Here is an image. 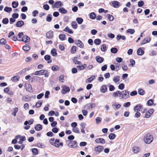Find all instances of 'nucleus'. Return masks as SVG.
<instances>
[{
    "instance_id": "f257e3e1",
    "label": "nucleus",
    "mask_w": 157,
    "mask_h": 157,
    "mask_svg": "<svg viewBox=\"0 0 157 157\" xmlns=\"http://www.w3.org/2000/svg\"><path fill=\"white\" fill-rule=\"evenodd\" d=\"M153 140V136L150 133H147L144 135V141L145 143L150 144Z\"/></svg>"
},
{
    "instance_id": "f03ea898",
    "label": "nucleus",
    "mask_w": 157,
    "mask_h": 157,
    "mask_svg": "<svg viewBox=\"0 0 157 157\" xmlns=\"http://www.w3.org/2000/svg\"><path fill=\"white\" fill-rule=\"evenodd\" d=\"M122 94L121 96V99L126 100L129 97V91L127 90H124L122 91Z\"/></svg>"
},
{
    "instance_id": "7ed1b4c3",
    "label": "nucleus",
    "mask_w": 157,
    "mask_h": 157,
    "mask_svg": "<svg viewBox=\"0 0 157 157\" xmlns=\"http://www.w3.org/2000/svg\"><path fill=\"white\" fill-rule=\"evenodd\" d=\"M67 142L68 143V146L70 148H75L78 147L77 145V142L76 141L68 140Z\"/></svg>"
},
{
    "instance_id": "20e7f679",
    "label": "nucleus",
    "mask_w": 157,
    "mask_h": 157,
    "mask_svg": "<svg viewBox=\"0 0 157 157\" xmlns=\"http://www.w3.org/2000/svg\"><path fill=\"white\" fill-rule=\"evenodd\" d=\"M61 87L62 88L61 92L63 94H66L67 93H68L70 91L69 87L66 85H63Z\"/></svg>"
},
{
    "instance_id": "39448f33",
    "label": "nucleus",
    "mask_w": 157,
    "mask_h": 157,
    "mask_svg": "<svg viewBox=\"0 0 157 157\" xmlns=\"http://www.w3.org/2000/svg\"><path fill=\"white\" fill-rule=\"evenodd\" d=\"M104 148L103 146L99 145L95 147L94 150L96 154H98L103 151Z\"/></svg>"
},
{
    "instance_id": "423d86ee",
    "label": "nucleus",
    "mask_w": 157,
    "mask_h": 157,
    "mask_svg": "<svg viewBox=\"0 0 157 157\" xmlns=\"http://www.w3.org/2000/svg\"><path fill=\"white\" fill-rule=\"evenodd\" d=\"M75 43L77 45L78 47L80 48H82L84 47V44L82 42L79 40H75Z\"/></svg>"
},
{
    "instance_id": "0eeeda50",
    "label": "nucleus",
    "mask_w": 157,
    "mask_h": 157,
    "mask_svg": "<svg viewBox=\"0 0 157 157\" xmlns=\"http://www.w3.org/2000/svg\"><path fill=\"white\" fill-rule=\"evenodd\" d=\"M63 6L62 3L60 1L56 2L53 5V8H58L61 7Z\"/></svg>"
},
{
    "instance_id": "6e6552de",
    "label": "nucleus",
    "mask_w": 157,
    "mask_h": 157,
    "mask_svg": "<svg viewBox=\"0 0 157 157\" xmlns=\"http://www.w3.org/2000/svg\"><path fill=\"white\" fill-rule=\"evenodd\" d=\"M45 70H41L39 71H35L34 74L36 75H43L44 74ZM34 74L33 73L32 74Z\"/></svg>"
},
{
    "instance_id": "1a4fd4ad",
    "label": "nucleus",
    "mask_w": 157,
    "mask_h": 157,
    "mask_svg": "<svg viewBox=\"0 0 157 157\" xmlns=\"http://www.w3.org/2000/svg\"><path fill=\"white\" fill-rule=\"evenodd\" d=\"M95 142L98 144L101 143L104 144L105 143V141L103 138H99L96 139L95 140Z\"/></svg>"
},
{
    "instance_id": "9d476101",
    "label": "nucleus",
    "mask_w": 157,
    "mask_h": 157,
    "mask_svg": "<svg viewBox=\"0 0 157 157\" xmlns=\"http://www.w3.org/2000/svg\"><path fill=\"white\" fill-rule=\"evenodd\" d=\"M142 106L140 104H139L136 105L134 108V110L135 112H139L141 109Z\"/></svg>"
},
{
    "instance_id": "9b49d317",
    "label": "nucleus",
    "mask_w": 157,
    "mask_h": 157,
    "mask_svg": "<svg viewBox=\"0 0 157 157\" xmlns=\"http://www.w3.org/2000/svg\"><path fill=\"white\" fill-rule=\"evenodd\" d=\"M30 38L27 35H24L22 37V41L27 43L29 42Z\"/></svg>"
},
{
    "instance_id": "f8f14e48",
    "label": "nucleus",
    "mask_w": 157,
    "mask_h": 157,
    "mask_svg": "<svg viewBox=\"0 0 157 157\" xmlns=\"http://www.w3.org/2000/svg\"><path fill=\"white\" fill-rule=\"evenodd\" d=\"M53 36V32L52 31H49L46 33V37L49 39H52Z\"/></svg>"
},
{
    "instance_id": "ddd939ff",
    "label": "nucleus",
    "mask_w": 157,
    "mask_h": 157,
    "mask_svg": "<svg viewBox=\"0 0 157 157\" xmlns=\"http://www.w3.org/2000/svg\"><path fill=\"white\" fill-rule=\"evenodd\" d=\"M112 6L114 8H118L120 6V5L118 2L114 1L112 2Z\"/></svg>"
},
{
    "instance_id": "4468645a",
    "label": "nucleus",
    "mask_w": 157,
    "mask_h": 157,
    "mask_svg": "<svg viewBox=\"0 0 157 157\" xmlns=\"http://www.w3.org/2000/svg\"><path fill=\"white\" fill-rule=\"evenodd\" d=\"M95 59L97 62L99 63H101L104 61V58L99 56H96Z\"/></svg>"
},
{
    "instance_id": "2eb2a0df",
    "label": "nucleus",
    "mask_w": 157,
    "mask_h": 157,
    "mask_svg": "<svg viewBox=\"0 0 157 157\" xmlns=\"http://www.w3.org/2000/svg\"><path fill=\"white\" fill-rule=\"evenodd\" d=\"M87 65L86 64H84L81 65H78L77 66V68L78 70L81 71L84 69L86 67Z\"/></svg>"
},
{
    "instance_id": "dca6fc26",
    "label": "nucleus",
    "mask_w": 157,
    "mask_h": 157,
    "mask_svg": "<svg viewBox=\"0 0 157 157\" xmlns=\"http://www.w3.org/2000/svg\"><path fill=\"white\" fill-rule=\"evenodd\" d=\"M44 59L48 61L47 63H50L52 62V60L51 59V56L49 55H47L45 56Z\"/></svg>"
},
{
    "instance_id": "f3484780",
    "label": "nucleus",
    "mask_w": 157,
    "mask_h": 157,
    "mask_svg": "<svg viewBox=\"0 0 157 157\" xmlns=\"http://www.w3.org/2000/svg\"><path fill=\"white\" fill-rule=\"evenodd\" d=\"M137 53L139 56H142L144 54V51L141 48H139L137 50Z\"/></svg>"
},
{
    "instance_id": "a211bd4d",
    "label": "nucleus",
    "mask_w": 157,
    "mask_h": 157,
    "mask_svg": "<svg viewBox=\"0 0 157 157\" xmlns=\"http://www.w3.org/2000/svg\"><path fill=\"white\" fill-rule=\"evenodd\" d=\"M24 24V23L23 21H17L16 24V26L17 27H21L23 26Z\"/></svg>"
},
{
    "instance_id": "6ab92c4d",
    "label": "nucleus",
    "mask_w": 157,
    "mask_h": 157,
    "mask_svg": "<svg viewBox=\"0 0 157 157\" xmlns=\"http://www.w3.org/2000/svg\"><path fill=\"white\" fill-rule=\"evenodd\" d=\"M132 150L135 153H137L140 151V149L137 146L133 147Z\"/></svg>"
},
{
    "instance_id": "aec40b11",
    "label": "nucleus",
    "mask_w": 157,
    "mask_h": 157,
    "mask_svg": "<svg viewBox=\"0 0 157 157\" xmlns=\"http://www.w3.org/2000/svg\"><path fill=\"white\" fill-rule=\"evenodd\" d=\"M120 76L118 75L115 76L113 79V81L115 83H117L120 80Z\"/></svg>"
},
{
    "instance_id": "412c9836",
    "label": "nucleus",
    "mask_w": 157,
    "mask_h": 157,
    "mask_svg": "<svg viewBox=\"0 0 157 157\" xmlns=\"http://www.w3.org/2000/svg\"><path fill=\"white\" fill-rule=\"evenodd\" d=\"M107 90V87L106 85H103L100 88V91L101 93H105Z\"/></svg>"
},
{
    "instance_id": "4be33fe9",
    "label": "nucleus",
    "mask_w": 157,
    "mask_h": 157,
    "mask_svg": "<svg viewBox=\"0 0 157 157\" xmlns=\"http://www.w3.org/2000/svg\"><path fill=\"white\" fill-rule=\"evenodd\" d=\"M22 100L25 101H29L31 100V98L28 96H24L22 97Z\"/></svg>"
},
{
    "instance_id": "5701e85b",
    "label": "nucleus",
    "mask_w": 157,
    "mask_h": 157,
    "mask_svg": "<svg viewBox=\"0 0 157 157\" xmlns=\"http://www.w3.org/2000/svg\"><path fill=\"white\" fill-rule=\"evenodd\" d=\"M121 39L123 40H125L126 39V37L124 36H121V35L118 34V35L116 37L117 40L118 41Z\"/></svg>"
},
{
    "instance_id": "b1692460",
    "label": "nucleus",
    "mask_w": 157,
    "mask_h": 157,
    "mask_svg": "<svg viewBox=\"0 0 157 157\" xmlns=\"http://www.w3.org/2000/svg\"><path fill=\"white\" fill-rule=\"evenodd\" d=\"M35 129L37 131H40L42 129V126L40 124H38L35 126Z\"/></svg>"
},
{
    "instance_id": "393cba45",
    "label": "nucleus",
    "mask_w": 157,
    "mask_h": 157,
    "mask_svg": "<svg viewBox=\"0 0 157 157\" xmlns=\"http://www.w3.org/2000/svg\"><path fill=\"white\" fill-rule=\"evenodd\" d=\"M121 106V105L120 104L114 103L112 105V107L114 109H119Z\"/></svg>"
},
{
    "instance_id": "a878e982",
    "label": "nucleus",
    "mask_w": 157,
    "mask_h": 157,
    "mask_svg": "<svg viewBox=\"0 0 157 157\" xmlns=\"http://www.w3.org/2000/svg\"><path fill=\"white\" fill-rule=\"evenodd\" d=\"M34 121L33 119H31L29 121H26L24 122V125H26L27 124H29V125L32 124H33Z\"/></svg>"
},
{
    "instance_id": "bb28decb",
    "label": "nucleus",
    "mask_w": 157,
    "mask_h": 157,
    "mask_svg": "<svg viewBox=\"0 0 157 157\" xmlns=\"http://www.w3.org/2000/svg\"><path fill=\"white\" fill-rule=\"evenodd\" d=\"M51 54L53 56H56L57 55V53L55 48H53L51 50Z\"/></svg>"
},
{
    "instance_id": "cd10ccee",
    "label": "nucleus",
    "mask_w": 157,
    "mask_h": 157,
    "mask_svg": "<svg viewBox=\"0 0 157 157\" xmlns=\"http://www.w3.org/2000/svg\"><path fill=\"white\" fill-rule=\"evenodd\" d=\"M95 78V76L94 75H93L91 77H90V78H88L86 80V82L88 83H90L93 81L94 79Z\"/></svg>"
},
{
    "instance_id": "c85d7f7f",
    "label": "nucleus",
    "mask_w": 157,
    "mask_h": 157,
    "mask_svg": "<svg viewBox=\"0 0 157 157\" xmlns=\"http://www.w3.org/2000/svg\"><path fill=\"white\" fill-rule=\"evenodd\" d=\"M63 31L68 32L70 34H72L73 33V31L71 29H70L68 26H67L63 30Z\"/></svg>"
},
{
    "instance_id": "c756f323",
    "label": "nucleus",
    "mask_w": 157,
    "mask_h": 157,
    "mask_svg": "<svg viewBox=\"0 0 157 157\" xmlns=\"http://www.w3.org/2000/svg\"><path fill=\"white\" fill-rule=\"evenodd\" d=\"M23 36V33L22 32L19 33L17 35V36H18L17 40L22 41V37H21V36Z\"/></svg>"
},
{
    "instance_id": "7c9ffc66",
    "label": "nucleus",
    "mask_w": 157,
    "mask_h": 157,
    "mask_svg": "<svg viewBox=\"0 0 157 157\" xmlns=\"http://www.w3.org/2000/svg\"><path fill=\"white\" fill-rule=\"evenodd\" d=\"M116 135L114 133H111L109 135V138L111 140L114 139L116 137Z\"/></svg>"
},
{
    "instance_id": "2f4dec72",
    "label": "nucleus",
    "mask_w": 157,
    "mask_h": 157,
    "mask_svg": "<svg viewBox=\"0 0 157 157\" xmlns=\"http://www.w3.org/2000/svg\"><path fill=\"white\" fill-rule=\"evenodd\" d=\"M76 21L79 24H81L83 21L82 18L80 17H78L76 19Z\"/></svg>"
},
{
    "instance_id": "473e14b6",
    "label": "nucleus",
    "mask_w": 157,
    "mask_h": 157,
    "mask_svg": "<svg viewBox=\"0 0 157 157\" xmlns=\"http://www.w3.org/2000/svg\"><path fill=\"white\" fill-rule=\"evenodd\" d=\"M77 57H75L73 59V61L75 64H80L81 63L80 61H78L77 60Z\"/></svg>"
},
{
    "instance_id": "72a5a7b5",
    "label": "nucleus",
    "mask_w": 157,
    "mask_h": 157,
    "mask_svg": "<svg viewBox=\"0 0 157 157\" xmlns=\"http://www.w3.org/2000/svg\"><path fill=\"white\" fill-rule=\"evenodd\" d=\"M138 93L139 94L141 95H143L145 94V91L142 89H140L138 90Z\"/></svg>"
},
{
    "instance_id": "f704fd0d",
    "label": "nucleus",
    "mask_w": 157,
    "mask_h": 157,
    "mask_svg": "<svg viewBox=\"0 0 157 157\" xmlns=\"http://www.w3.org/2000/svg\"><path fill=\"white\" fill-rule=\"evenodd\" d=\"M26 140L25 137V136H21L20 140L18 142V143L20 144H22L23 141Z\"/></svg>"
},
{
    "instance_id": "c9c22d12",
    "label": "nucleus",
    "mask_w": 157,
    "mask_h": 157,
    "mask_svg": "<svg viewBox=\"0 0 157 157\" xmlns=\"http://www.w3.org/2000/svg\"><path fill=\"white\" fill-rule=\"evenodd\" d=\"M76 47L75 46H73L71 48V53L73 54L76 52Z\"/></svg>"
},
{
    "instance_id": "e433bc0d",
    "label": "nucleus",
    "mask_w": 157,
    "mask_h": 157,
    "mask_svg": "<svg viewBox=\"0 0 157 157\" xmlns=\"http://www.w3.org/2000/svg\"><path fill=\"white\" fill-rule=\"evenodd\" d=\"M72 27L74 29H76L77 28V24L75 21H73L71 23Z\"/></svg>"
},
{
    "instance_id": "4c0bfd02",
    "label": "nucleus",
    "mask_w": 157,
    "mask_h": 157,
    "mask_svg": "<svg viewBox=\"0 0 157 157\" xmlns=\"http://www.w3.org/2000/svg\"><path fill=\"white\" fill-rule=\"evenodd\" d=\"M65 35L63 34H60L59 36V39L61 40H64L65 39Z\"/></svg>"
},
{
    "instance_id": "58836bf2",
    "label": "nucleus",
    "mask_w": 157,
    "mask_h": 157,
    "mask_svg": "<svg viewBox=\"0 0 157 157\" xmlns=\"http://www.w3.org/2000/svg\"><path fill=\"white\" fill-rule=\"evenodd\" d=\"M106 47L105 44H103L101 45V50L102 52H105L106 51Z\"/></svg>"
},
{
    "instance_id": "ea45409f",
    "label": "nucleus",
    "mask_w": 157,
    "mask_h": 157,
    "mask_svg": "<svg viewBox=\"0 0 157 157\" xmlns=\"http://www.w3.org/2000/svg\"><path fill=\"white\" fill-rule=\"evenodd\" d=\"M110 51L112 53L115 54L117 52L118 50L116 48H113L111 49Z\"/></svg>"
},
{
    "instance_id": "a19ab883",
    "label": "nucleus",
    "mask_w": 157,
    "mask_h": 157,
    "mask_svg": "<svg viewBox=\"0 0 157 157\" xmlns=\"http://www.w3.org/2000/svg\"><path fill=\"white\" fill-rule=\"evenodd\" d=\"M18 111V108L17 107H16L14 109V111L12 113V114L15 116L16 115V113Z\"/></svg>"
},
{
    "instance_id": "79ce46f5",
    "label": "nucleus",
    "mask_w": 157,
    "mask_h": 157,
    "mask_svg": "<svg viewBox=\"0 0 157 157\" xmlns=\"http://www.w3.org/2000/svg\"><path fill=\"white\" fill-rule=\"evenodd\" d=\"M52 69L53 71H56L59 70V67L57 65H54L52 66Z\"/></svg>"
},
{
    "instance_id": "37998d69",
    "label": "nucleus",
    "mask_w": 157,
    "mask_h": 157,
    "mask_svg": "<svg viewBox=\"0 0 157 157\" xmlns=\"http://www.w3.org/2000/svg\"><path fill=\"white\" fill-rule=\"evenodd\" d=\"M101 43V40L99 39H97L94 40V43L96 45H99Z\"/></svg>"
},
{
    "instance_id": "c03bdc74",
    "label": "nucleus",
    "mask_w": 157,
    "mask_h": 157,
    "mask_svg": "<svg viewBox=\"0 0 157 157\" xmlns=\"http://www.w3.org/2000/svg\"><path fill=\"white\" fill-rule=\"evenodd\" d=\"M52 20V15L48 14L47 16L46 20L48 22H50Z\"/></svg>"
},
{
    "instance_id": "a18cd8bd",
    "label": "nucleus",
    "mask_w": 157,
    "mask_h": 157,
    "mask_svg": "<svg viewBox=\"0 0 157 157\" xmlns=\"http://www.w3.org/2000/svg\"><path fill=\"white\" fill-rule=\"evenodd\" d=\"M42 104V101L41 100L39 101L36 104V108H38L40 107Z\"/></svg>"
},
{
    "instance_id": "49530a36",
    "label": "nucleus",
    "mask_w": 157,
    "mask_h": 157,
    "mask_svg": "<svg viewBox=\"0 0 157 157\" xmlns=\"http://www.w3.org/2000/svg\"><path fill=\"white\" fill-rule=\"evenodd\" d=\"M2 22L4 24H7L9 22V20L7 18H5L3 19Z\"/></svg>"
},
{
    "instance_id": "de8ad7c7",
    "label": "nucleus",
    "mask_w": 157,
    "mask_h": 157,
    "mask_svg": "<svg viewBox=\"0 0 157 157\" xmlns=\"http://www.w3.org/2000/svg\"><path fill=\"white\" fill-rule=\"evenodd\" d=\"M90 18L92 19H94L96 17V15L94 13H91L90 15Z\"/></svg>"
},
{
    "instance_id": "09e8293b",
    "label": "nucleus",
    "mask_w": 157,
    "mask_h": 157,
    "mask_svg": "<svg viewBox=\"0 0 157 157\" xmlns=\"http://www.w3.org/2000/svg\"><path fill=\"white\" fill-rule=\"evenodd\" d=\"M12 7L13 8L17 7L18 6V3L17 2L14 1L12 3Z\"/></svg>"
},
{
    "instance_id": "8fccbe9b",
    "label": "nucleus",
    "mask_w": 157,
    "mask_h": 157,
    "mask_svg": "<svg viewBox=\"0 0 157 157\" xmlns=\"http://www.w3.org/2000/svg\"><path fill=\"white\" fill-rule=\"evenodd\" d=\"M23 50L25 51H27L30 49V47L28 46H24L22 48Z\"/></svg>"
},
{
    "instance_id": "3c124183",
    "label": "nucleus",
    "mask_w": 157,
    "mask_h": 157,
    "mask_svg": "<svg viewBox=\"0 0 157 157\" xmlns=\"http://www.w3.org/2000/svg\"><path fill=\"white\" fill-rule=\"evenodd\" d=\"M19 79V77L17 76H15L11 78V80L13 82H16Z\"/></svg>"
},
{
    "instance_id": "603ef678",
    "label": "nucleus",
    "mask_w": 157,
    "mask_h": 157,
    "mask_svg": "<svg viewBox=\"0 0 157 157\" xmlns=\"http://www.w3.org/2000/svg\"><path fill=\"white\" fill-rule=\"evenodd\" d=\"M135 32L134 29H128L127 30V33H130L131 34H133Z\"/></svg>"
},
{
    "instance_id": "864d4df0",
    "label": "nucleus",
    "mask_w": 157,
    "mask_h": 157,
    "mask_svg": "<svg viewBox=\"0 0 157 157\" xmlns=\"http://www.w3.org/2000/svg\"><path fill=\"white\" fill-rule=\"evenodd\" d=\"M32 152L34 155H36L38 154V151L37 149L34 148L32 150Z\"/></svg>"
},
{
    "instance_id": "5fc2aeb1",
    "label": "nucleus",
    "mask_w": 157,
    "mask_h": 157,
    "mask_svg": "<svg viewBox=\"0 0 157 157\" xmlns=\"http://www.w3.org/2000/svg\"><path fill=\"white\" fill-rule=\"evenodd\" d=\"M87 106L90 109V107L91 108H92L95 107L96 106L95 104L94 103H89L87 105Z\"/></svg>"
},
{
    "instance_id": "6e6d98bb",
    "label": "nucleus",
    "mask_w": 157,
    "mask_h": 157,
    "mask_svg": "<svg viewBox=\"0 0 157 157\" xmlns=\"http://www.w3.org/2000/svg\"><path fill=\"white\" fill-rule=\"evenodd\" d=\"M124 87V85L123 83H121L118 86V88L121 90H123Z\"/></svg>"
},
{
    "instance_id": "4d7b16f0",
    "label": "nucleus",
    "mask_w": 157,
    "mask_h": 157,
    "mask_svg": "<svg viewBox=\"0 0 157 157\" xmlns=\"http://www.w3.org/2000/svg\"><path fill=\"white\" fill-rule=\"evenodd\" d=\"M73 131L75 133H79V130L78 128L77 127L74 128L72 129Z\"/></svg>"
},
{
    "instance_id": "13d9d810",
    "label": "nucleus",
    "mask_w": 157,
    "mask_h": 157,
    "mask_svg": "<svg viewBox=\"0 0 157 157\" xmlns=\"http://www.w3.org/2000/svg\"><path fill=\"white\" fill-rule=\"evenodd\" d=\"M130 105H131L130 102H128L126 103H124L123 104V106L124 107H125V108H128V107H129Z\"/></svg>"
},
{
    "instance_id": "bf43d9fd",
    "label": "nucleus",
    "mask_w": 157,
    "mask_h": 157,
    "mask_svg": "<svg viewBox=\"0 0 157 157\" xmlns=\"http://www.w3.org/2000/svg\"><path fill=\"white\" fill-rule=\"evenodd\" d=\"M121 67L122 69L124 71H126L128 70V67L124 64H122L121 65Z\"/></svg>"
},
{
    "instance_id": "052dcab7",
    "label": "nucleus",
    "mask_w": 157,
    "mask_h": 157,
    "mask_svg": "<svg viewBox=\"0 0 157 157\" xmlns=\"http://www.w3.org/2000/svg\"><path fill=\"white\" fill-rule=\"evenodd\" d=\"M147 104L149 106L152 105L153 104V101L152 99L148 100L147 102Z\"/></svg>"
},
{
    "instance_id": "680f3d73",
    "label": "nucleus",
    "mask_w": 157,
    "mask_h": 157,
    "mask_svg": "<svg viewBox=\"0 0 157 157\" xmlns=\"http://www.w3.org/2000/svg\"><path fill=\"white\" fill-rule=\"evenodd\" d=\"M144 2L143 1H140L138 2V6L139 7H141L144 5Z\"/></svg>"
},
{
    "instance_id": "e2e57ef3",
    "label": "nucleus",
    "mask_w": 157,
    "mask_h": 157,
    "mask_svg": "<svg viewBox=\"0 0 157 157\" xmlns=\"http://www.w3.org/2000/svg\"><path fill=\"white\" fill-rule=\"evenodd\" d=\"M6 42V40L4 38H2L0 40V43L1 44H5Z\"/></svg>"
},
{
    "instance_id": "0e129e2a",
    "label": "nucleus",
    "mask_w": 157,
    "mask_h": 157,
    "mask_svg": "<svg viewBox=\"0 0 157 157\" xmlns=\"http://www.w3.org/2000/svg\"><path fill=\"white\" fill-rule=\"evenodd\" d=\"M64 75H61L59 76V81H62V82H64L63 80H64Z\"/></svg>"
},
{
    "instance_id": "69168bd1",
    "label": "nucleus",
    "mask_w": 157,
    "mask_h": 157,
    "mask_svg": "<svg viewBox=\"0 0 157 157\" xmlns=\"http://www.w3.org/2000/svg\"><path fill=\"white\" fill-rule=\"evenodd\" d=\"M116 61L118 63H121L123 60V59L121 58L117 57L116 59Z\"/></svg>"
},
{
    "instance_id": "338daca9",
    "label": "nucleus",
    "mask_w": 157,
    "mask_h": 157,
    "mask_svg": "<svg viewBox=\"0 0 157 157\" xmlns=\"http://www.w3.org/2000/svg\"><path fill=\"white\" fill-rule=\"evenodd\" d=\"M96 123L98 124L101 121V119L100 117H97L96 118Z\"/></svg>"
},
{
    "instance_id": "774afa93",
    "label": "nucleus",
    "mask_w": 157,
    "mask_h": 157,
    "mask_svg": "<svg viewBox=\"0 0 157 157\" xmlns=\"http://www.w3.org/2000/svg\"><path fill=\"white\" fill-rule=\"evenodd\" d=\"M108 16L107 17L108 19L110 21H112L113 20L114 17L113 16L111 15H108Z\"/></svg>"
}]
</instances>
